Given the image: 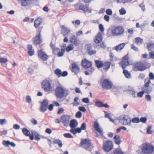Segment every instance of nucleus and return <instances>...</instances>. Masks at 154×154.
<instances>
[{
    "label": "nucleus",
    "instance_id": "obj_1",
    "mask_svg": "<svg viewBox=\"0 0 154 154\" xmlns=\"http://www.w3.org/2000/svg\"><path fill=\"white\" fill-rule=\"evenodd\" d=\"M55 94L57 98L61 99L69 94V90L63 86H57L55 89Z\"/></svg>",
    "mask_w": 154,
    "mask_h": 154
},
{
    "label": "nucleus",
    "instance_id": "obj_2",
    "mask_svg": "<svg viewBox=\"0 0 154 154\" xmlns=\"http://www.w3.org/2000/svg\"><path fill=\"white\" fill-rule=\"evenodd\" d=\"M80 146L86 150L91 152L93 148L91 141L89 139H82L81 140Z\"/></svg>",
    "mask_w": 154,
    "mask_h": 154
},
{
    "label": "nucleus",
    "instance_id": "obj_3",
    "mask_svg": "<svg viewBox=\"0 0 154 154\" xmlns=\"http://www.w3.org/2000/svg\"><path fill=\"white\" fill-rule=\"evenodd\" d=\"M141 149L142 152L144 154H151L154 151V147L149 143H146L142 144Z\"/></svg>",
    "mask_w": 154,
    "mask_h": 154
},
{
    "label": "nucleus",
    "instance_id": "obj_4",
    "mask_svg": "<svg viewBox=\"0 0 154 154\" xmlns=\"http://www.w3.org/2000/svg\"><path fill=\"white\" fill-rule=\"evenodd\" d=\"M51 81L45 80L43 81L42 83V86L45 91L50 92L53 91L54 88L51 85Z\"/></svg>",
    "mask_w": 154,
    "mask_h": 154
},
{
    "label": "nucleus",
    "instance_id": "obj_5",
    "mask_svg": "<svg viewBox=\"0 0 154 154\" xmlns=\"http://www.w3.org/2000/svg\"><path fill=\"white\" fill-rule=\"evenodd\" d=\"M124 32V28L120 26H117L111 31V32L113 36H118L122 35Z\"/></svg>",
    "mask_w": 154,
    "mask_h": 154
},
{
    "label": "nucleus",
    "instance_id": "obj_6",
    "mask_svg": "<svg viewBox=\"0 0 154 154\" xmlns=\"http://www.w3.org/2000/svg\"><path fill=\"white\" fill-rule=\"evenodd\" d=\"M101 85L103 88L110 89L112 88V83L111 81L109 80L105 79L102 81Z\"/></svg>",
    "mask_w": 154,
    "mask_h": 154
},
{
    "label": "nucleus",
    "instance_id": "obj_7",
    "mask_svg": "<svg viewBox=\"0 0 154 154\" xmlns=\"http://www.w3.org/2000/svg\"><path fill=\"white\" fill-rule=\"evenodd\" d=\"M146 69V66L140 62L134 64V71H143Z\"/></svg>",
    "mask_w": 154,
    "mask_h": 154
},
{
    "label": "nucleus",
    "instance_id": "obj_8",
    "mask_svg": "<svg viewBox=\"0 0 154 154\" xmlns=\"http://www.w3.org/2000/svg\"><path fill=\"white\" fill-rule=\"evenodd\" d=\"M75 7L76 9H77V8H78V9L79 10L83 11L85 13L87 12H88V13H91L92 11V9H89V7L88 5H79V4H76L75 5Z\"/></svg>",
    "mask_w": 154,
    "mask_h": 154
},
{
    "label": "nucleus",
    "instance_id": "obj_9",
    "mask_svg": "<svg viewBox=\"0 0 154 154\" xmlns=\"http://www.w3.org/2000/svg\"><path fill=\"white\" fill-rule=\"evenodd\" d=\"M113 147V143L111 141H106L103 144V149L106 152H109Z\"/></svg>",
    "mask_w": 154,
    "mask_h": 154
},
{
    "label": "nucleus",
    "instance_id": "obj_10",
    "mask_svg": "<svg viewBox=\"0 0 154 154\" xmlns=\"http://www.w3.org/2000/svg\"><path fill=\"white\" fill-rule=\"evenodd\" d=\"M70 118V116L69 115L66 114H63L61 117V122L66 127L68 126Z\"/></svg>",
    "mask_w": 154,
    "mask_h": 154
},
{
    "label": "nucleus",
    "instance_id": "obj_11",
    "mask_svg": "<svg viewBox=\"0 0 154 154\" xmlns=\"http://www.w3.org/2000/svg\"><path fill=\"white\" fill-rule=\"evenodd\" d=\"M123 122L122 124L124 125H130L131 124V120L129 116L126 115H124L122 119L120 118L119 119V122L122 123V121Z\"/></svg>",
    "mask_w": 154,
    "mask_h": 154
},
{
    "label": "nucleus",
    "instance_id": "obj_12",
    "mask_svg": "<svg viewBox=\"0 0 154 154\" xmlns=\"http://www.w3.org/2000/svg\"><path fill=\"white\" fill-rule=\"evenodd\" d=\"M38 55L39 58L41 59L43 61L47 60L48 58V56L42 50L38 51Z\"/></svg>",
    "mask_w": 154,
    "mask_h": 154
},
{
    "label": "nucleus",
    "instance_id": "obj_13",
    "mask_svg": "<svg viewBox=\"0 0 154 154\" xmlns=\"http://www.w3.org/2000/svg\"><path fill=\"white\" fill-rule=\"evenodd\" d=\"M81 64L82 66L85 69L90 68L92 65L91 62L86 59H84L82 60Z\"/></svg>",
    "mask_w": 154,
    "mask_h": 154
},
{
    "label": "nucleus",
    "instance_id": "obj_14",
    "mask_svg": "<svg viewBox=\"0 0 154 154\" xmlns=\"http://www.w3.org/2000/svg\"><path fill=\"white\" fill-rule=\"evenodd\" d=\"M70 42L75 46H77L79 44V40L77 37L75 35L72 36L70 39Z\"/></svg>",
    "mask_w": 154,
    "mask_h": 154
},
{
    "label": "nucleus",
    "instance_id": "obj_15",
    "mask_svg": "<svg viewBox=\"0 0 154 154\" xmlns=\"http://www.w3.org/2000/svg\"><path fill=\"white\" fill-rule=\"evenodd\" d=\"M128 64V55H126L122 59L121 63V67L123 69H124Z\"/></svg>",
    "mask_w": 154,
    "mask_h": 154
},
{
    "label": "nucleus",
    "instance_id": "obj_16",
    "mask_svg": "<svg viewBox=\"0 0 154 154\" xmlns=\"http://www.w3.org/2000/svg\"><path fill=\"white\" fill-rule=\"evenodd\" d=\"M41 31H40L39 32V34L37 35L35 37L33 41L34 44L35 45H37L41 44L42 41L40 37V33Z\"/></svg>",
    "mask_w": 154,
    "mask_h": 154
},
{
    "label": "nucleus",
    "instance_id": "obj_17",
    "mask_svg": "<svg viewBox=\"0 0 154 154\" xmlns=\"http://www.w3.org/2000/svg\"><path fill=\"white\" fill-rule=\"evenodd\" d=\"M80 70V68L78 65L75 63H73L72 64V71L75 74L78 73Z\"/></svg>",
    "mask_w": 154,
    "mask_h": 154
},
{
    "label": "nucleus",
    "instance_id": "obj_18",
    "mask_svg": "<svg viewBox=\"0 0 154 154\" xmlns=\"http://www.w3.org/2000/svg\"><path fill=\"white\" fill-rule=\"evenodd\" d=\"M61 28V33L64 36H66L70 32V29L67 27H65L64 25H62Z\"/></svg>",
    "mask_w": 154,
    "mask_h": 154
},
{
    "label": "nucleus",
    "instance_id": "obj_19",
    "mask_svg": "<svg viewBox=\"0 0 154 154\" xmlns=\"http://www.w3.org/2000/svg\"><path fill=\"white\" fill-rule=\"evenodd\" d=\"M102 36L101 32H99L96 37L94 41L96 43H99L102 40Z\"/></svg>",
    "mask_w": 154,
    "mask_h": 154
},
{
    "label": "nucleus",
    "instance_id": "obj_20",
    "mask_svg": "<svg viewBox=\"0 0 154 154\" xmlns=\"http://www.w3.org/2000/svg\"><path fill=\"white\" fill-rule=\"evenodd\" d=\"M78 125V123L77 120L75 119H73L71 120L69 123V126L71 128H75Z\"/></svg>",
    "mask_w": 154,
    "mask_h": 154
},
{
    "label": "nucleus",
    "instance_id": "obj_21",
    "mask_svg": "<svg viewBox=\"0 0 154 154\" xmlns=\"http://www.w3.org/2000/svg\"><path fill=\"white\" fill-rule=\"evenodd\" d=\"M146 45L148 51L154 50V42H150L147 43Z\"/></svg>",
    "mask_w": 154,
    "mask_h": 154
},
{
    "label": "nucleus",
    "instance_id": "obj_22",
    "mask_svg": "<svg viewBox=\"0 0 154 154\" xmlns=\"http://www.w3.org/2000/svg\"><path fill=\"white\" fill-rule=\"evenodd\" d=\"M95 63L96 66L98 68H100L103 66V61L98 60H95Z\"/></svg>",
    "mask_w": 154,
    "mask_h": 154
},
{
    "label": "nucleus",
    "instance_id": "obj_23",
    "mask_svg": "<svg viewBox=\"0 0 154 154\" xmlns=\"http://www.w3.org/2000/svg\"><path fill=\"white\" fill-rule=\"evenodd\" d=\"M110 65L111 62H109L106 61L103 63V69L105 71H106L110 68Z\"/></svg>",
    "mask_w": 154,
    "mask_h": 154
},
{
    "label": "nucleus",
    "instance_id": "obj_24",
    "mask_svg": "<svg viewBox=\"0 0 154 154\" xmlns=\"http://www.w3.org/2000/svg\"><path fill=\"white\" fill-rule=\"evenodd\" d=\"M42 22V19L40 18H38L35 19L34 22V26L35 28H37L39 26Z\"/></svg>",
    "mask_w": 154,
    "mask_h": 154
},
{
    "label": "nucleus",
    "instance_id": "obj_25",
    "mask_svg": "<svg viewBox=\"0 0 154 154\" xmlns=\"http://www.w3.org/2000/svg\"><path fill=\"white\" fill-rule=\"evenodd\" d=\"M31 133L35 136V140L39 141L40 140V135L36 131L34 130H32Z\"/></svg>",
    "mask_w": 154,
    "mask_h": 154
},
{
    "label": "nucleus",
    "instance_id": "obj_26",
    "mask_svg": "<svg viewBox=\"0 0 154 154\" xmlns=\"http://www.w3.org/2000/svg\"><path fill=\"white\" fill-rule=\"evenodd\" d=\"M94 127L95 130L98 132L101 133L102 131L99 127V124L97 122H95L94 124Z\"/></svg>",
    "mask_w": 154,
    "mask_h": 154
},
{
    "label": "nucleus",
    "instance_id": "obj_27",
    "mask_svg": "<svg viewBox=\"0 0 154 154\" xmlns=\"http://www.w3.org/2000/svg\"><path fill=\"white\" fill-rule=\"evenodd\" d=\"M113 138L114 139L115 143L117 145H119L122 142V141L120 139V136L116 135L114 136Z\"/></svg>",
    "mask_w": 154,
    "mask_h": 154
},
{
    "label": "nucleus",
    "instance_id": "obj_28",
    "mask_svg": "<svg viewBox=\"0 0 154 154\" xmlns=\"http://www.w3.org/2000/svg\"><path fill=\"white\" fill-rule=\"evenodd\" d=\"M53 143L54 144H57L60 148L62 147L63 146V143L59 139H54L53 141Z\"/></svg>",
    "mask_w": 154,
    "mask_h": 154
},
{
    "label": "nucleus",
    "instance_id": "obj_29",
    "mask_svg": "<svg viewBox=\"0 0 154 154\" xmlns=\"http://www.w3.org/2000/svg\"><path fill=\"white\" fill-rule=\"evenodd\" d=\"M125 45V44L124 43H122L119 45L118 46H117L115 47V50L117 51H121V50L123 49Z\"/></svg>",
    "mask_w": 154,
    "mask_h": 154
},
{
    "label": "nucleus",
    "instance_id": "obj_30",
    "mask_svg": "<svg viewBox=\"0 0 154 154\" xmlns=\"http://www.w3.org/2000/svg\"><path fill=\"white\" fill-rule=\"evenodd\" d=\"M143 39L140 37H136L134 39V42L137 44H138L140 43L141 44L143 42Z\"/></svg>",
    "mask_w": 154,
    "mask_h": 154
},
{
    "label": "nucleus",
    "instance_id": "obj_31",
    "mask_svg": "<svg viewBox=\"0 0 154 154\" xmlns=\"http://www.w3.org/2000/svg\"><path fill=\"white\" fill-rule=\"evenodd\" d=\"M22 131L23 134L26 136H29L30 132L26 128H23L22 129Z\"/></svg>",
    "mask_w": 154,
    "mask_h": 154
},
{
    "label": "nucleus",
    "instance_id": "obj_32",
    "mask_svg": "<svg viewBox=\"0 0 154 154\" xmlns=\"http://www.w3.org/2000/svg\"><path fill=\"white\" fill-rule=\"evenodd\" d=\"M123 73L124 74L125 77L127 78H131V74L128 72V71L125 69H123Z\"/></svg>",
    "mask_w": 154,
    "mask_h": 154
},
{
    "label": "nucleus",
    "instance_id": "obj_33",
    "mask_svg": "<svg viewBox=\"0 0 154 154\" xmlns=\"http://www.w3.org/2000/svg\"><path fill=\"white\" fill-rule=\"evenodd\" d=\"M143 91L144 92L147 93H150L152 91V89L149 87H146L143 88Z\"/></svg>",
    "mask_w": 154,
    "mask_h": 154
},
{
    "label": "nucleus",
    "instance_id": "obj_34",
    "mask_svg": "<svg viewBox=\"0 0 154 154\" xmlns=\"http://www.w3.org/2000/svg\"><path fill=\"white\" fill-rule=\"evenodd\" d=\"M74 48V46L72 44L69 45L66 48V51L67 52L73 50Z\"/></svg>",
    "mask_w": 154,
    "mask_h": 154
},
{
    "label": "nucleus",
    "instance_id": "obj_35",
    "mask_svg": "<svg viewBox=\"0 0 154 154\" xmlns=\"http://www.w3.org/2000/svg\"><path fill=\"white\" fill-rule=\"evenodd\" d=\"M61 71L60 69L57 68L54 71L55 74L58 77H60L61 76Z\"/></svg>",
    "mask_w": 154,
    "mask_h": 154
},
{
    "label": "nucleus",
    "instance_id": "obj_36",
    "mask_svg": "<svg viewBox=\"0 0 154 154\" xmlns=\"http://www.w3.org/2000/svg\"><path fill=\"white\" fill-rule=\"evenodd\" d=\"M79 98L78 97H75L74 100V102L72 103L73 106H78L79 104V103L78 102Z\"/></svg>",
    "mask_w": 154,
    "mask_h": 154
},
{
    "label": "nucleus",
    "instance_id": "obj_37",
    "mask_svg": "<svg viewBox=\"0 0 154 154\" xmlns=\"http://www.w3.org/2000/svg\"><path fill=\"white\" fill-rule=\"evenodd\" d=\"M65 52V50L64 49H62L60 51L59 50L57 54L58 56L59 57L63 56Z\"/></svg>",
    "mask_w": 154,
    "mask_h": 154
},
{
    "label": "nucleus",
    "instance_id": "obj_38",
    "mask_svg": "<svg viewBox=\"0 0 154 154\" xmlns=\"http://www.w3.org/2000/svg\"><path fill=\"white\" fill-rule=\"evenodd\" d=\"M114 154H124V153L121 149H116L114 151Z\"/></svg>",
    "mask_w": 154,
    "mask_h": 154
},
{
    "label": "nucleus",
    "instance_id": "obj_39",
    "mask_svg": "<svg viewBox=\"0 0 154 154\" xmlns=\"http://www.w3.org/2000/svg\"><path fill=\"white\" fill-rule=\"evenodd\" d=\"M95 105L99 107H103V103L100 101H97L95 103Z\"/></svg>",
    "mask_w": 154,
    "mask_h": 154
},
{
    "label": "nucleus",
    "instance_id": "obj_40",
    "mask_svg": "<svg viewBox=\"0 0 154 154\" xmlns=\"http://www.w3.org/2000/svg\"><path fill=\"white\" fill-rule=\"evenodd\" d=\"M131 121L133 123H138L140 122V120L138 118L135 117L133 118Z\"/></svg>",
    "mask_w": 154,
    "mask_h": 154
},
{
    "label": "nucleus",
    "instance_id": "obj_41",
    "mask_svg": "<svg viewBox=\"0 0 154 154\" xmlns=\"http://www.w3.org/2000/svg\"><path fill=\"white\" fill-rule=\"evenodd\" d=\"M152 126H149L146 128V133L148 134H151L152 133V132L151 130L152 128Z\"/></svg>",
    "mask_w": 154,
    "mask_h": 154
},
{
    "label": "nucleus",
    "instance_id": "obj_42",
    "mask_svg": "<svg viewBox=\"0 0 154 154\" xmlns=\"http://www.w3.org/2000/svg\"><path fill=\"white\" fill-rule=\"evenodd\" d=\"M47 107L44 106L41 104V108H40V110L41 112H45L46 110H47Z\"/></svg>",
    "mask_w": 154,
    "mask_h": 154
},
{
    "label": "nucleus",
    "instance_id": "obj_43",
    "mask_svg": "<svg viewBox=\"0 0 154 154\" xmlns=\"http://www.w3.org/2000/svg\"><path fill=\"white\" fill-rule=\"evenodd\" d=\"M41 104L47 107L48 104V101L46 100H44L42 102Z\"/></svg>",
    "mask_w": 154,
    "mask_h": 154
},
{
    "label": "nucleus",
    "instance_id": "obj_44",
    "mask_svg": "<svg viewBox=\"0 0 154 154\" xmlns=\"http://www.w3.org/2000/svg\"><path fill=\"white\" fill-rule=\"evenodd\" d=\"M63 136L67 138H72L73 137V136L69 133H65L63 134Z\"/></svg>",
    "mask_w": 154,
    "mask_h": 154
},
{
    "label": "nucleus",
    "instance_id": "obj_45",
    "mask_svg": "<svg viewBox=\"0 0 154 154\" xmlns=\"http://www.w3.org/2000/svg\"><path fill=\"white\" fill-rule=\"evenodd\" d=\"M10 142L9 141L4 140L2 142L3 144L5 146L8 147V145H10Z\"/></svg>",
    "mask_w": 154,
    "mask_h": 154
},
{
    "label": "nucleus",
    "instance_id": "obj_46",
    "mask_svg": "<svg viewBox=\"0 0 154 154\" xmlns=\"http://www.w3.org/2000/svg\"><path fill=\"white\" fill-rule=\"evenodd\" d=\"M96 53V51L95 50H90V51H88V54L90 56L95 54Z\"/></svg>",
    "mask_w": 154,
    "mask_h": 154
},
{
    "label": "nucleus",
    "instance_id": "obj_47",
    "mask_svg": "<svg viewBox=\"0 0 154 154\" xmlns=\"http://www.w3.org/2000/svg\"><path fill=\"white\" fill-rule=\"evenodd\" d=\"M120 14L122 15L125 14L126 13V11L124 8H122L119 10Z\"/></svg>",
    "mask_w": 154,
    "mask_h": 154
},
{
    "label": "nucleus",
    "instance_id": "obj_48",
    "mask_svg": "<svg viewBox=\"0 0 154 154\" xmlns=\"http://www.w3.org/2000/svg\"><path fill=\"white\" fill-rule=\"evenodd\" d=\"M76 117L77 118H80L82 116V113L80 111H78L75 114Z\"/></svg>",
    "mask_w": 154,
    "mask_h": 154
},
{
    "label": "nucleus",
    "instance_id": "obj_49",
    "mask_svg": "<svg viewBox=\"0 0 154 154\" xmlns=\"http://www.w3.org/2000/svg\"><path fill=\"white\" fill-rule=\"evenodd\" d=\"M82 101L85 103H89V99L88 98H84L82 99Z\"/></svg>",
    "mask_w": 154,
    "mask_h": 154
},
{
    "label": "nucleus",
    "instance_id": "obj_50",
    "mask_svg": "<svg viewBox=\"0 0 154 154\" xmlns=\"http://www.w3.org/2000/svg\"><path fill=\"white\" fill-rule=\"evenodd\" d=\"M7 121L6 119H0V125H2L6 123Z\"/></svg>",
    "mask_w": 154,
    "mask_h": 154
},
{
    "label": "nucleus",
    "instance_id": "obj_51",
    "mask_svg": "<svg viewBox=\"0 0 154 154\" xmlns=\"http://www.w3.org/2000/svg\"><path fill=\"white\" fill-rule=\"evenodd\" d=\"M86 124L85 123H83L80 127V128L81 129V130H85L86 128Z\"/></svg>",
    "mask_w": 154,
    "mask_h": 154
},
{
    "label": "nucleus",
    "instance_id": "obj_52",
    "mask_svg": "<svg viewBox=\"0 0 154 154\" xmlns=\"http://www.w3.org/2000/svg\"><path fill=\"white\" fill-rule=\"evenodd\" d=\"M8 60L6 58L2 57L0 58V63H6Z\"/></svg>",
    "mask_w": 154,
    "mask_h": 154
},
{
    "label": "nucleus",
    "instance_id": "obj_53",
    "mask_svg": "<svg viewBox=\"0 0 154 154\" xmlns=\"http://www.w3.org/2000/svg\"><path fill=\"white\" fill-rule=\"evenodd\" d=\"M99 27L100 30L101 32H103L104 31V29L103 27V26L102 24H100L99 25Z\"/></svg>",
    "mask_w": 154,
    "mask_h": 154
},
{
    "label": "nucleus",
    "instance_id": "obj_54",
    "mask_svg": "<svg viewBox=\"0 0 154 154\" xmlns=\"http://www.w3.org/2000/svg\"><path fill=\"white\" fill-rule=\"evenodd\" d=\"M149 78L151 80L154 79V74L152 72H150L149 75Z\"/></svg>",
    "mask_w": 154,
    "mask_h": 154
},
{
    "label": "nucleus",
    "instance_id": "obj_55",
    "mask_svg": "<svg viewBox=\"0 0 154 154\" xmlns=\"http://www.w3.org/2000/svg\"><path fill=\"white\" fill-rule=\"evenodd\" d=\"M34 54V50L33 49L29 50L28 51V54L30 56H32Z\"/></svg>",
    "mask_w": 154,
    "mask_h": 154
},
{
    "label": "nucleus",
    "instance_id": "obj_56",
    "mask_svg": "<svg viewBox=\"0 0 154 154\" xmlns=\"http://www.w3.org/2000/svg\"><path fill=\"white\" fill-rule=\"evenodd\" d=\"M53 54L56 55L57 54L58 52L59 51L60 49L57 48H55L53 49Z\"/></svg>",
    "mask_w": 154,
    "mask_h": 154
},
{
    "label": "nucleus",
    "instance_id": "obj_57",
    "mask_svg": "<svg viewBox=\"0 0 154 154\" xmlns=\"http://www.w3.org/2000/svg\"><path fill=\"white\" fill-rule=\"evenodd\" d=\"M140 120L141 122L143 123H145L146 122L147 119L145 117H141L140 118Z\"/></svg>",
    "mask_w": 154,
    "mask_h": 154
},
{
    "label": "nucleus",
    "instance_id": "obj_58",
    "mask_svg": "<svg viewBox=\"0 0 154 154\" xmlns=\"http://www.w3.org/2000/svg\"><path fill=\"white\" fill-rule=\"evenodd\" d=\"M144 92L143 91H142L141 92H139L137 94V96L138 97H142L143 96V95L144 93Z\"/></svg>",
    "mask_w": 154,
    "mask_h": 154
},
{
    "label": "nucleus",
    "instance_id": "obj_59",
    "mask_svg": "<svg viewBox=\"0 0 154 154\" xmlns=\"http://www.w3.org/2000/svg\"><path fill=\"white\" fill-rule=\"evenodd\" d=\"M68 73L66 71H64L63 72H61V76L65 77L68 75Z\"/></svg>",
    "mask_w": 154,
    "mask_h": 154
},
{
    "label": "nucleus",
    "instance_id": "obj_60",
    "mask_svg": "<svg viewBox=\"0 0 154 154\" xmlns=\"http://www.w3.org/2000/svg\"><path fill=\"white\" fill-rule=\"evenodd\" d=\"M149 57L150 58L154 59V52H151L149 53Z\"/></svg>",
    "mask_w": 154,
    "mask_h": 154
},
{
    "label": "nucleus",
    "instance_id": "obj_61",
    "mask_svg": "<svg viewBox=\"0 0 154 154\" xmlns=\"http://www.w3.org/2000/svg\"><path fill=\"white\" fill-rule=\"evenodd\" d=\"M99 45L101 48L103 49H105L106 47L105 44L103 42L100 43Z\"/></svg>",
    "mask_w": 154,
    "mask_h": 154
},
{
    "label": "nucleus",
    "instance_id": "obj_62",
    "mask_svg": "<svg viewBox=\"0 0 154 154\" xmlns=\"http://www.w3.org/2000/svg\"><path fill=\"white\" fill-rule=\"evenodd\" d=\"M106 13L107 14L111 15L112 14V11L111 9H108L106 10Z\"/></svg>",
    "mask_w": 154,
    "mask_h": 154
},
{
    "label": "nucleus",
    "instance_id": "obj_63",
    "mask_svg": "<svg viewBox=\"0 0 154 154\" xmlns=\"http://www.w3.org/2000/svg\"><path fill=\"white\" fill-rule=\"evenodd\" d=\"M138 77L140 79H143L145 77V75L143 73H140Z\"/></svg>",
    "mask_w": 154,
    "mask_h": 154
},
{
    "label": "nucleus",
    "instance_id": "obj_64",
    "mask_svg": "<svg viewBox=\"0 0 154 154\" xmlns=\"http://www.w3.org/2000/svg\"><path fill=\"white\" fill-rule=\"evenodd\" d=\"M131 48L135 51H137L138 49L136 47L134 44H132L131 45Z\"/></svg>",
    "mask_w": 154,
    "mask_h": 154
}]
</instances>
